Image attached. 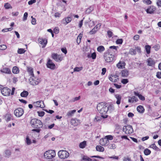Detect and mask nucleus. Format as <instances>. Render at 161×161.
Listing matches in <instances>:
<instances>
[{"mask_svg":"<svg viewBox=\"0 0 161 161\" xmlns=\"http://www.w3.org/2000/svg\"><path fill=\"white\" fill-rule=\"evenodd\" d=\"M106 103L103 102H101L97 104V109L100 113L101 114V116L103 118H106L108 117V115L106 114L111 106L107 107Z\"/></svg>","mask_w":161,"mask_h":161,"instance_id":"obj_1","label":"nucleus"},{"mask_svg":"<svg viewBox=\"0 0 161 161\" xmlns=\"http://www.w3.org/2000/svg\"><path fill=\"white\" fill-rule=\"evenodd\" d=\"M70 123L72 125L74 126H76L80 124V120L76 119H71Z\"/></svg>","mask_w":161,"mask_h":161,"instance_id":"obj_17","label":"nucleus"},{"mask_svg":"<svg viewBox=\"0 0 161 161\" xmlns=\"http://www.w3.org/2000/svg\"><path fill=\"white\" fill-rule=\"evenodd\" d=\"M115 97L116 98L117 101H116V103L117 104H119L120 103V101L121 99V96L118 94H116L115 96Z\"/></svg>","mask_w":161,"mask_h":161,"instance_id":"obj_29","label":"nucleus"},{"mask_svg":"<svg viewBox=\"0 0 161 161\" xmlns=\"http://www.w3.org/2000/svg\"><path fill=\"white\" fill-rule=\"evenodd\" d=\"M105 137L108 139V140H112L113 138V136L110 135L106 136H105Z\"/></svg>","mask_w":161,"mask_h":161,"instance_id":"obj_45","label":"nucleus"},{"mask_svg":"<svg viewBox=\"0 0 161 161\" xmlns=\"http://www.w3.org/2000/svg\"><path fill=\"white\" fill-rule=\"evenodd\" d=\"M72 18L70 16H69L67 18L63 19L61 20V23L65 25H66L68 23L70 22L71 21Z\"/></svg>","mask_w":161,"mask_h":161,"instance_id":"obj_15","label":"nucleus"},{"mask_svg":"<svg viewBox=\"0 0 161 161\" xmlns=\"http://www.w3.org/2000/svg\"><path fill=\"white\" fill-rule=\"evenodd\" d=\"M156 3L158 7H161V0H157Z\"/></svg>","mask_w":161,"mask_h":161,"instance_id":"obj_58","label":"nucleus"},{"mask_svg":"<svg viewBox=\"0 0 161 161\" xmlns=\"http://www.w3.org/2000/svg\"><path fill=\"white\" fill-rule=\"evenodd\" d=\"M151 47L149 45H147L145 46V49L147 53V54H149L150 53V50Z\"/></svg>","mask_w":161,"mask_h":161,"instance_id":"obj_32","label":"nucleus"},{"mask_svg":"<svg viewBox=\"0 0 161 161\" xmlns=\"http://www.w3.org/2000/svg\"><path fill=\"white\" fill-rule=\"evenodd\" d=\"M108 141L105 137L100 139L99 141L100 144L103 146L108 145Z\"/></svg>","mask_w":161,"mask_h":161,"instance_id":"obj_16","label":"nucleus"},{"mask_svg":"<svg viewBox=\"0 0 161 161\" xmlns=\"http://www.w3.org/2000/svg\"><path fill=\"white\" fill-rule=\"evenodd\" d=\"M147 65L149 66H153L155 64L154 60L151 58L148 59L147 61Z\"/></svg>","mask_w":161,"mask_h":161,"instance_id":"obj_19","label":"nucleus"},{"mask_svg":"<svg viewBox=\"0 0 161 161\" xmlns=\"http://www.w3.org/2000/svg\"><path fill=\"white\" fill-rule=\"evenodd\" d=\"M103 58L106 63H109L114 61L115 56L106 52L104 53Z\"/></svg>","mask_w":161,"mask_h":161,"instance_id":"obj_3","label":"nucleus"},{"mask_svg":"<svg viewBox=\"0 0 161 161\" xmlns=\"http://www.w3.org/2000/svg\"><path fill=\"white\" fill-rule=\"evenodd\" d=\"M134 94L136 96H138L141 100L144 101L145 100V97L142 95L140 94L138 92H134Z\"/></svg>","mask_w":161,"mask_h":161,"instance_id":"obj_25","label":"nucleus"},{"mask_svg":"<svg viewBox=\"0 0 161 161\" xmlns=\"http://www.w3.org/2000/svg\"><path fill=\"white\" fill-rule=\"evenodd\" d=\"M82 159L84 161H92V159L87 156H84L83 157Z\"/></svg>","mask_w":161,"mask_h":161,"instance_id":"obj_38","label":"nucleus"},{"mask_svg":"<svg viewBox=\"0 0 161 161\" xmlns=\"http://www.w3.org/2000/svg\"><path fill=\"white\" fill-rule=\"evenodd\" d=\"M94 122H97L100 120V118L97 116H96L94 120Z\"/></svg>","mask_w":161,"mask_h":161,"instance_id":"obj_62","label":"nucleus"},{"mask_svg":"<svg viewBox=\"0 0 161 161\" xmlns=\"http://www.w3.org/2000/svg\"><path fill=\"white\" fill-rule=\"evenodd\" d=\"M123 130L126 134H130L132 133L133 130L132 126L130 125L125 126L123 127Z\"/></svg>","mask_w":161,"mask_h":161,"instance_id":"obj_7","label":"nucleus"},{"mask_svg":"<svg viewBox=\"0 0 161 161\" xmlns=\"http://www.w3.org/2000/svg\"><path fill=\"white\" fill-rule=\"evenodd\" d=\"M96 54L94 52L91 54V58L93 59H96Z\"/></svg>","mask_w":161,"mask_h":161,"instance_id":"obj_51","label":"nucleus"},{"mask_svg":"<svg viewBox=\"0 0 161 161\" xmlns=\"http://www.w3.org/2000/svg\"><path fill=\"white\" fill-rule=\"evenodd\" d=\"M12 72L14 74H17L19 73V70L17 66L13 67L12 69Z\"/></svg>","mask_w":161,"mask_h":161,"instance_id":"obj_30","label":"nucleus"},{"mask_svg":"<svg viewBox=\"0 0 161 161\" xmlns=\"http://www.w3.org/2000/svg\"><path fill=\"white\" fill-rule=\"evenodd\" d=\"M109 147L111 149H114L116 148L115 145L114 144H112L109 146Z\"/></svg>","mask_w":161,"mask_h":161,"instance_id":"obj_54","label":"nucleus"},{"mask_svg":"<svg viewBox=\"0 0 161 161\" xmlns=\"http://www.w3.org/2000/svg\"><path fill=\"white\" fill-rule=\"evenodd\" d=\"M41 81L40 78L36 77L34 76H31L29 79L30 83L33 86L38 85Z\"/></svg>","mask_w":161,"mask_h":161,"instance_id":"obj_5","label":"nucleus"},{"mask_svg":"<svg viewBox=\"0 0 161 161\" xmlns=\"http://www.w3.org/2000/svg\"><path fill=\"white\" fill-rule=\"evenodd\" d=\"M76 111V110H72L70 111L67 112V116L68 117V118L74 115V114L75 113Z\"/></svg>","mask_w":161,"mask_h":161,"instance_id":"obj_27","label":"nucleus"},{"mask_svg":"<svg viewBox=\"0 0 161 161\" xmlns=\"http://www.w3.org/2000/svg\"><path fill=\"white\" fill-rule=\"evenodd\" d=\"M123 161H131V159L129 157H125L124 158Z\"/></svg>","mask_w":161,"mask_h":161,"instance_id":"obj_64","label":"nucleus"},{"mask_svg":"<svg viewBox=\"0 0 161 161\" xmlns=\"http://www.w3.org/2000/svg\"><path fill=\"white\" fill-rule=\"evenodd\" d=\"M32 18V19L31 20V23L32 25H35L36 24V20L35 18H33V16H31V17Z\"/></svg>","mask_w":161,"mask_h":161,"instance_id":"obj_60","label":"nucleus"},{"mask_svg":"<svg viewBox=\"0 0 161 161\" xmlns=\"http://www.w3.org/2000/svg\"><path fill=\"white\" fill-rule=\"evenodd\" d=\"M117 67L119 69H122L124 67L125 65V63L124 62L119 61V62L117 64Z\"/></svg>","mask_w":161,"mask_h":161,"instance_id":"obj_24","label":"nucleus"},{"mask_svg":"<svg viewBox=\"0 0 161 161\" xmlns=\"http://www.w3.org/2000/svg\"><path fill=\"white\" fill-rule=\"evenodd\" d=\"M30 123L32 127L36 128H41L43 125L42 122L40 120L36 119H32Z\"/></svg>","mask_w":161,"mask_h":161,"instance_id":"obj_2","label":"nucleus"},{"mask_svg":"<svg viewBox=\"0 0 161 161\" xmlns=\"http://www.w3.org/2000/svg\"><path fill=\"white\" fill-rule=\"evenodd\" d=\"M28 13L27 12H25L23 18V20L25 21L27 19V17L28 16Z\"/></svg>","mask_w":161,"mask_h":161,"instance_id":"obj_49","label":"nucleus"},{"mask_svg":"<svg viewBox=\"0 0 161 161\" xmlns=\"http://www.w3.org/2000/svg\"><path fill=\"white\" fill-rule=\"evenodd\" d=\"M47 66L48 68L52 69H54L55 68L56 66L55 64L50 59H49L47 64Z\"/></svg>","mask_w":161,"mask_h":161,"instance_id":"obj_13","label":"nucleus"},{"mask_svg":"<svg viewBox=\"0 0 161 161\" xmlns=\"http://www.w3.org/2000/svg\"><path fill=\"white\" fill-rule=\"evenodd\" d=\"M1 89V92L3 95L4 96H8L9 95L11 91L10 89L7 87H3Z\"/></svg>","mask_w":161,"mask_h":161,"instance_id":"obj_11","label":"nucleus"},{"mask_svg":"<svg viewBox=\"0 0 161 161\" xmlns=\"http://www.w3.org/2000/svg\"><path fill=\"white\" fill-rule=\"evenodd\" d=\"M1 72L6 74H10L11 73L10 69L7 67L3 68V69L1 70Z\"/></svg>","mask_w":161,"mask_h":161,"instance_id":"obj_21","label":"nucleus"},{"mask_svg":"<svg viewBox=\"0 0 161 161\" xmlns=\"http://www.w3.org/2000/svg\"><path fill=\"white\" fill-rule=\"evenodd\" d=\"M97 31V29H95V28H93L91 31L89 32L90 34H95Z\"/></svg>","mask_w":161,"mask_h":161,"instance_id":"obj_46","label":"nucleus"},{"mask_svg":"<svg viewBox=\"0 0 161 161\" xmlns=\"http://www.w3.org/2000/svg\"><path fill=\"white\" fill-rule=\"evenodd\" d=\"M143 2L148 5L152 3V2L150 0H143Z\"/></svg>","mask_w":161,"mask_h":161,"instance_id":"obj_44","label":"nucleus"},{"mask_svg":"<svg viewBox=\"0 0 161 161\" xmlns=\"http://www.w3.org/2000/svg\"><path fill=\"white\" fill-rule=\"evenodd\" d=\"M14 114L16 116L20 117L24 114L23 109L22 108H18L14 110Z\"/></svg>","mask_w":161,"mask_h":161,"instance_id":"obj_10","label":"nucleus"},{"mask_svg":"<svg viewBox=\"0 0 161 161\" xmlns=\"http://www.w3.org/2000/svg\"><path fill=\"white\" fill-rule=\"evenodd\" d=\"M97 50L98 52L102 53L105 50V48L103 46H100L97 47Z\"/></svg>","mask_w":161,"mask_h":161,"instance_id":"obj_31","label":"nucleus"},{"mask_svg":"<svg viewBox=\"0 0 161 161\" xmlns=\"http://www.w3.org/2000/svg\"><path fill=\"white\" fill-rule=\"evenodd\" d=\"M52 58L57 62H60L63 59V57L57 53H53L52 55Z\"/></svg>","mask_w":161,"mask_h":161,"instance_id":"obj_12","label":"nucleus"},{"mask_svg":"<svg viewBox=\"0 0 161 161\" xmlns=\"http://www.w3.org/2000/svg\"><path fill=\"white\" fill-rule=\"evenodd\" d=\"M96 148L97 151L100 152H103L104 150V148L100 145L97 146Z\"/></svg>","mask_w":161,"mask_h":161,"instance_id":"obj_28","label":"nucleus"},{"mask_svg":"<svg viewBox=\"0 0 161 161\" xmlns=\"http://www.w3.org/2000/svg\"><path fill=\"white\" fill-rule=\"evenodd\" d=\"M86 145V142L84 141L80 143L79 144V147L80 148H84Z\"/></svg>","mask_w":161,"mask_h":161,"instance_id":"obj_35","label":"nucleus"},{"mask_svg":"<svg viewBox=\"0 0 161 161\" xmlns=\"http://www.w3.org/2000/svg\"><path fill=\"white\" fill-rule=\"evenodd\" d=\"M156 76L158 78H161V72L157 73Z\"/></svg>","mask_w":161,"mask_h":161,"instance_id":"obj_63","label":"nucleus"},{"mask_svg":"<svg viewBox=\"0 0 161 161\" xmlns=\"http://www.w3.org/2000/svg\"><path fill=\"white\" fill-rule=\"evenodd\" d=\"M12 29H13L12 28H8L4 29H3L2 30V31L3 32H7L8 31H11L12 30Z\"/></svg>","mask_w":161,"mask_h":161,"instance_id":"obj_43","label":"nucleus"},{"mask_svg":"<svg viewBox=\"0 0 161 161\" xmlns=\"http://www.w3.org/2000/svg\"><path fill=\"white\" fill-rule=\"evenodd\" d=\"M25 142L28 145H30L31 144V140L28 136H26Z\"/></svg>","mask_w":161,"mask_h":161,"instance_id":"obj_41","label":"nucleus"},{"mask_svg":"<svg viewBox=\"0 0 161 161\" xmlns=\"http://www.w3.org/2000/svg\"><path fill=\"white\" fill-rule=\"evenodd\" d=\"M35 103V106L37 107L43 108L44 107L43 102L42 101L36 102Z\"/></svg>","mask_w":161,"mask_h":161,"instance_id":"obj_20","label":"nucleus"},{"mask_svg":"<svg viewBox=\"0 0 161 161\" xmlns=\"http://www.w3.org/2000/svg\"><path fill=\"white\" fill-rule=\"evenodd\" d=\"M118 76L117 75H111L110 77H109V80L113 82H116L118 80Z\"/></svg>","mask_w":161,"mask_h":161,"instance_id":"obj_18","label":"nucleus"},{"mask_svg":"<svg viewBox=\"0 0 161 161\" xmlns=\"http://www.w3.org/2000/svg\"><path fill=\"white\" fill-rule=\"evenodd\" d=\"M136 52L138 53L141 52V49L140 47H135V49L130 48L129 51V53L131 55H135Z\"/></svg>","mask_w":161,"mask_h":161,"instance_id":"obj_9","label":"nucleus"},{"mask_svg":"<svg viewBox=\"0 0 161 161\" xmlns=\"http://www.w3.org/2000/svg\"><path fill=\"white\" fill-rule=\"evenodd\" d=\"M107 34L109 37H111L113 36V33L110 31H107Z\"/></svg>","mask_w":161,"mask_h":161,"instance_id":"obj_56","label":"nucleus"},{"mask_svg":"<svg viewBox=\"0 0 161 161\" xmlns=\"http://www.w3.org/2000/svg\"><path fill=\"white\" fill-rule=\"evenodd\" d=\"M137 110L139 113H143L144 112L145 109L143 106L142 105H139L137 107Z\"/></svg>","mask_w":161,"mask_h":161,"instance_id":"obj_23","label":"nucleus"},{"mask_svg":"<svg viewBox=\"0 0 161 161\" xmlns=\"http://www.w3.org/2000/svg\"><path fill=\"white\" fill-rule=\"evenodd\" d=\"M144 153L145 155H148L151 153V151L150 150L147 148L144 150Z\"/></svg>","mask_w":161,"mask_h":161,"instance_id":"obj_37","label":"nucleus"},{"mask_svg":"<svg viewBox=\"0 0 161 161\" xmlns=\"http://www.w3.org/2000/svg\"><path fill=\"white\" fill-rule=\"evenodd\" d=\"M80 96H79L78 97H75L72 99V101L73 102H74L75 101L78 100L80 99Z\"/></svg>","mask_w":161,"mask_h":161,"instance_id":"obj_57","label":"nucleus"},{"mask_svg":"<svg viewBox=\"0 0 161 161\" xmlns=\"http://www.w3.org/2000/svg\"><path fill=\"white\" fill-rule=\"evenodd\" d=\"M25 51L23 48H19L18 50V53L19 54H21L25 53Z\"/></svg>","mask_w":161,"mask_h":161,"instance_id":"obj_40","label":"nucleus"},{"mask_svg":"<svg viewBox=\"0 0 161 161\" xmlns=\"http://www.w3.org/2000/svg\"><path fill=\"white\" fill-rule=\"evenodd\" d=\"M58 154L60 158L63 159L67 158L69 155V153L66 150L59 151L58 153Z\"/></svg>","mask_w":161,"mask_h":161,"instance_id":"obj_6","label":"nucleus"},{"mask_svg":"<svg viewBox=\"0 0 161 161\" xmlns=\"http://www.w3.org/2000/svg\"><path fill=\"white\" fill-rule=\"evenodd\" d=\"M82 69V67H76L74 69V71H79Z\"/></svg>","mask_w":161,"mask_h":161,"instance_id":"obj_55","label":"nucleus"},{"mask_svg":"<svg viewBox=\"0 0 161 161\" xmlns=\"http://www.w3.org/2000/svg\"><path fill=\"white\" fill-rule=\"evenodd\" d=\"M6 117L7 118L6 120L8 121H10L12 119V116L10 114L7 115Z\"/></svg>","mask_w":161,"mask_h":161,"instance_id":"obj_53","label":"nucleus"},{"mask_svg":"<svg viewBox=\"0 0 161 161\" xmlns=\"http://www.w3.org/2000/svg\"><path fill=\"white\" fill-rule=\"evenodd\" d=\"M28 71L29 72L30 75L31 76H33L34 75L33 73V69L32 68H28Z\"/></svg>","mask_w":161,"mask_h":161,"instance_id":"obj_36","label":"nucleus"},{"mask_svg":"<svg viewBox=\"0 0 161 161\" xmlns=\"http://www.w3.org/2000/svg\"><path fill=\"white\" fill-rule=\"evenodd\" d=\"M101 25V23H99L94 28H95V29H97V30L98 29H99L100 26Z\"/></svg>","mask_w":161,"mask_h":161,"instance_id":"obj_59","label":"nucleus"},{"mask_svg":"<svg viewBox=\"0 0 161 161\" xmlns=\"http://www.w3.org/2000/svg\"><path fill=\"white\" fill-rule=\"evenodd\" d=\"M7 48V46L5 45H0V50H4Z\"/></svg>","mask_w":161,"mask_h":161,"instance_id":"obj_47","label":"nucleus"},{"mask_svg":"<svg viewBox=\"0 0 161 161\" xmlns=\"http://www.w3.org/2000/svg\"><path fill=\"white\" fill-rule=\"evenodd\" d=\"M150 147L151 148L157 151H159L160 150L159 148L155 144H153L151 145L150 146Z\"/></svg>","mask_w":161,"mask_h":161,"instance_id":"obj_34","label":"nucleus"},{"mask_svg":"<svg viewBox=\"0 0 161 161\" xmlns=\"http://www.w3.org/2000/svg\"><path fill=\"white\" fill-rule=\"evenodd\" d=\"M122 76L123 77H127L129 75V72L127 70L124 69L121 71Z\"/></svg>","mask_w":161,"mask_h":161,"instance_id":"obj_26","label":"nucleus"},{"mask_svg":"<svg viewBox=\"0 0 161 161\" xmlns=\"http://www.w3.org/2000/svg\"><path fill=\"white\" fill-rule=\"evenodd\" d=\"M39 43L42 45V47H45L47 43V40L46 39L42 38H39L38 39Z\"/></svg>","mask_w":161,"mask_h":161,"instance_id":"obj_14","label":"nucleus"},{"mask_svg":"<svg viewBox=\"0 0 161 161\" xmlns=\"http://www.w3.org/2000/svg\"><path fill=\"white\" fill-rule=\"evenodd\" d=\"M121 82L123 84H126L129 82V80L127 79H123Z\"/></svg>","mask_w":161,"mask_h":161,"instance_id":"obj_48","label":"nucleus"},{"mask_svg":"<svg viewBox=\"0 0 161 161\" xmlns=\"http://www.w3.org/2000/svg\"><path fill=\"white\" fill-rule=\"evenodd\" d=\"M122 42L123 40L121 39H118L116 41V43L117 44H122Z\"/></svg>","mask_w":161,"mask_h":161,"instance_id":"obj_52","label":"nucleus"},{"mask_svg":"<svg viewBox=\"0 0 161 161\" xmlns=\"http://www.w3.org/2000/svg\"><path fill=\"white\" fill-rule=\"evenodd\" d=\"M155 10V8L154 7L152 6L148 8L146 10V12L147 13L152 14L153 13Z\"/></svg>","mask_w":161,"mask_h":161,"instance_id":"obj_22","label":"nucleus"},{"mask_svg":"<svg viewBox=\"0 0 161 161\" xmlns=\"http://www.w3.org/2000/svg\"><path fill=\"white\" fill-rule=\"evenodd\" d=\"M11 152L9 150H6L5 151L6 156L8 157L11 155Z\"/></svg>","mask_w":161,"mask_h":161,"instance_id":"obj_42","label":"nucleus"},{"mask_svg":"<svg viewBox=\"0 0 161 161\" xmlns=\"http://www.w3.org/2000/svg\"><path fill=\"white\" fill-rule=\"evenodd\" d=\"M106 71V68H104L102 69V72L101 74L102 75H104L105 74Z\"/></svg>","mask_w":161,"mask_h":161,"instance_id":"obj_61","label":"nucleus"},{"mask_svg":"<svg viewBox=\"0 0 161 161\" xmlns=\"http://www.w3.org/2000/svg\"><path fill=\"white\" fill-rule=\"evenodd\" d=\"M56 153L54 150H50L46 151L44 154V158L47 159H51L55 157Z\"/></svg>","mask_w":161,"mask_h":161,"instance_id":"obj_4","label":"nucleus"},{"mask_svg":"<svg viewBox=\"0 0 161 161\" xmlns=\"http://www.w3.org/2000/svg\"><path fill=\"white\" fill-rule=\"evenodd\" d=\"M28 92L25 91H24L20 93V96L22 97H26L28 95Z\"/></svg>","mask_w":161,"mask_h":161,"instance_id":"obj_33","label":"nucleus"},{"mask_svg":"<svg viewBox=\"0 0 161 161\" xmlns=\"http://www.w3.org/2000/svg\"><path fill=\"white\" fill-rule=\"evenodd\" d=\"M37 113L38 114V115L39 116L42 117L45 114V113L43 111H38Z\"/></svg>","mask_w":161,"mask_h":161,"instance_id":"obj_50","label":"nucleus"},{"mask_svg":"<svg viewBox=\"0 0 161 161\" xmlns=\"http://www.w3.org/2000/svg\"><path fill=\"white\" fill-rule=\"evenodd\" d=\"M4 7L6 9L12 8V7L10 4L8 3H5L4 5Z\"/></svg>","mask_w":161,"mask_h":161,"instance_id":"obj_39","label":"nucleus"},{"mask_svg":"<svg viewBox=\"0 0 161 161\" xmlns=\"http://www.w3.org/2000/svg\"><path fill=\"white\" fill-rule=\"evenodd\" d=\"M118 48V46H111L109 47V48L106 52L107 53L111 54L114 55L117 52V49Z\"/></svg>","mask_w":161,"mask_h":161,"instance_id":"obj_8","label":"nucleus"}]
</instances>
